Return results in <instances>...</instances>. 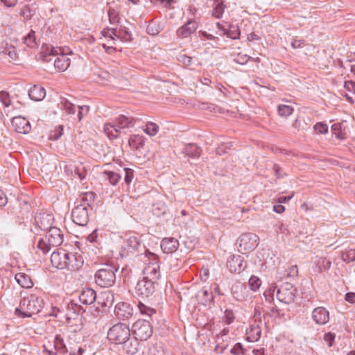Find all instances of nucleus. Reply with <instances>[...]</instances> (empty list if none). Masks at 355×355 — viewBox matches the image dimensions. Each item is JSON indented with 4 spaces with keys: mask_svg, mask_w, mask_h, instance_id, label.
<instances>
[{
    "mask_svg": "<svg viewBox=\"0 0 355 355\" xmlns=\"http://www.w3.org/2000/svg\"><path fill=\"white\" fill-rule=\"evenodd\" d=\"M89 107L88 105L78 106V121H80L89 113Z\"/></svg>",
    "mask_w": 355,
    "mask_h": 355,
    "instance_id": "obj_54",
    "label": "nucleus"
},
{
    "mask_svg": "<svg viewBox=\"0 0 355 355\" xmlns=\"http://www.w3.org/2000/svg\"><path fill=\"white\" fill-rule=\"evenodd\" d=\"M233 297L239 301H245L249 296L247 286L241 282H236L232 287Z\"/></svg>",
    "mask_w": 355,
    "mask_h": 355,
    "instance_id": "obj_16",
    "label": "nucleus"
},
{
    "mask_svg": "<svg viewBox=\"0 0 355 355\" xmlns=\"http://www.w3.org/2000/svg\"><path fill=\"white\" fill-rule=\"evenodd\" d=\"M44 62H49L53 60L55 68L59 71H64L70 65L71 60L63 53L60 47H52L46 50L42 55Z\"/></svg>",
    "mask_w": 355,
    "mask_h": 355,
    "instance_id": "obj_3",
    "label": "nucleus"
},
{
    "mask_svg": "<svg viewBox=\"0 0 355 355\" xmlns=\"http://www.w3.org/2000/svg\"><path fill=\"white\" fill-rule=\"evenodd\" d=\"M227 266L231 272L239 273L244 270L245 265L240 255H231L227 259Z\"/></svg>",
    "mask_w": 355,
    "mask_h": 355,
    "instance_id": "obj_17",
    "label": "nucleus"
},
{
    "mask_svg": "<svg viewBox=\"0 0 355 355\" xmlns=\"http://www.w3.org/2000/svg\"><path fill=\"white\" fill-rule=\"evenodd\" d=\"M15 279L22 288H29L33 286L31 277L25 273L19 272L16 274Z\"/></svg>",
    "mask_w": 355,
    "mask_h": 355,
    "instance_id": "obj_31",
    "label": "nucleus"
},
{
    "mask_svg": "<svg viewBox=\"0 0 355 355\" xmlns=\"http://www.w3.org/2000/svg\"><path fill=\"white\" fill-rule=\"evenodd\" d=\"M109 33V38L112 39V40H115L116 39H119V31L118 29L115 28H112L110 29H108Z\"/></svg>",
    "mask_w": 355,
    "mask_h": 355,
    "instance_id": "obj_64",
    "label": "nucleus"
},
{
    "mask_svg": "<svg viewBox=\"0 0 355 355\" xmlns=\"http://www.w3.org/2000/svg\"><path fill=\"white\" fill-rule=\"evenodd\" d=\"M250 57L246 54H238L236 58H234V61L240 64H244L248 62Z\"/></svg>",
    "mask_w": 355,
    "mask_h": 355,
    "instance_id": "obj_60",
    "label": "nucleus"
},
{
    "mask_svg": "<svg viewBox=\"0 0 355 355\" xmlns=\"http://www.w3.org/2000/svg\"><path fill=\"white\" fill-rule=\"evenodd\" d=\"M118 268L110 264H103L95 273V282L101 288L112 286L116 282L115 272Z\"/></svg>",
    "mask_w": 355,
    "mask_h": 355,
    "instance_id": "obj_4",
    "label": "nucleus"
},
{
    "mask_svg": "<svg viewBox=\"0 0 355 355\" xmlns=\"http://www.w3.org/2000/svg\"><path fill=\"white\" fill-rule=\"evenodd\" d=\"M116 315L123 320L129 318L132 314V309L125 302L118 304L115 307Z\"/></svg>",
    "mask_w": 355,
    "mask_h": 355,
    "instance_id": "obj_25",
    "label": "nucleus"
},
{
    "mask_svg": "<svg viewBox=\"0 0 355 355\" xmlns=\"http://www.w3.org/2000/svg\"><path fill=\"white\" fill-rule=\"evenodd\" d=\"M141 241L138 236H130L125 241L120 250L121 257L133 256L139 252L141 248Z\"/></svg>",
    "mask_w": 355,
    "mask_h": 355,
    "instance_id": "obj_9",
    "label": "nucleus"
},
{
    "mask_svg": "<svg viewBox=\"0 0 355 355\" xmlns=\"http://www.w3.org/2000/svg\"><path fill=\"white\" fill-rule=\"evenodd\" d=\"M44 306L43 300L35 294L24 297L19 305L15 309L14 314L19 318H31L40 313Z\"/></svg>",
    "mask_w": 355,
    "mask_h": 355,
    "instance_id": "obj_1",
    "label": "nucleus"
},
{
    "mask_svg": "<svg viewBox=\"0 0 355 355\" xmlns=\"http://www.w3.org/2000/svg\"><path fill=\"white\" fill-rule=\"evenodd\" d=\"M54 350H48L49 355H55L60 354L65 355L67 352V347L64 343L63 338L60 335H56L54 339Z\"/></svg>",
    "mask_w": 355,
    "mask_h": 355,
    "instance_id": "obj_24",
    "label": "nucleus"
},
{
    "mask_svg": "<svg viewBox=\"0 0 355 355\" xmlns=\"http://www.w3.org/2000/svg\"><path fill=\"white\" fill-rule=\"evenodd\" d=\"M24 42L27 46L34 48L37 45L35 31L31 30L24 38Z\"/></svg>",
    "mask_w": 355,
    "mask_h": 355,
    "instance_id": "obj_40",
    "label": "nucleus"
},
{
    "mask_svg": "<svg viewBox=\"0 0 355 355\" xmlns=\"http://www.w3.org/2000/svg\"><path fill=\"white\" fill-rule=\"evenodd\" d=\"M59 107L67 115L74 114L76 112V106L69 101L64 98H61L60 102L58 104Z\"/></svg>",
    "mask_w": 355,
    "mask_h": 355,
    "instance_id": "obj_32",
    "label": "nucleus"
},
{
    "mask_svg": "<svg viewBox=\"0 0 355 355\" xmlns=\"http://www.w3.org/2000/svg\"><path fill=\"white\" fill-rule=\"evenodd\" d=\"M135 294L142 298H148L155 291L154 282L143 278L138 281L135 286Z\"/></svg>",
    "mask_w": 355,
    "mask_h": 355,
    "instance_id": "obj_10",
    "label": "nucleus"
},
{
    "mask_svg": "<svg viewBox=\"0 0 355 355\" xmlns=\"http://www.w3.org/2000/svg\"><path fill=\"white\" fill-rule=\"evenodd\" d=\"M184 153L191 158H198L201 155V149L196 144H188L184 148Z\"/></svg>",
    "mask_w": 355,
    "mask_h": 355,
    "instance_id": "obj_29",
    "label": "nucleus"
},
{
    "mask_svg": "<svg viewBox=\"0 0 355 355\" xmlns=\"http://www.w3.org/2000/svg\"><path fill=\"white\" fill-rule=\"evenodd\" d=\"M129 337H130V329L123 323L113 325L107 332L108 340L116 345H121Z\"/></svg>",
    "mask_w": 355,
    "mask_h": 355,
    "instance_id": "obj_6",
    "label": "nucleus"
},
{
    "mask_svg": "<svg viewBox=\"0 0 355 355\" xmlns=\"http://www.w3.org/2000/svg\"><path fill=\"white\" fill-rule=\"evenodd\" d=\"M160 247L164 253L171 254L178 250L179 241L173 237L164 238L161 241Z\"/></svg>",
    "mask_w": 355,
    "mask_h": 355,
    "instance_id": "obj_22",
    "label": "nucleus"
},
{
    "mask_svg": "<svg viewBox=\"0 0 355 355\" xmlns=\"http://www.w3.org/2000/svg\"><path fill=\"white\" fill-rule=\"evenodd\" d=\"M216 343H217V345H216V347L214 348V352L218 354H221L227 348L228 343L223 344V343L220 342V340H219L218 339H216Z\"/></svg>",
    "mask_w": 355,
    "mask_h": 355,
    "instance_id": "obj_58",
    "label": "nucleus"
},
{
    "mask_svg": "<svg viewBox=\"0 0 355 355\" xmlns=\"http://www.w3.org/2000/svg\"><path fill=\"white\" fill-rule=\"evenodd\" d=\"M102 175L103 179L112 186H116L121 179V175L119 173L111 171H103Z\"/></svg>",
    "mask_w": 355,
    "mask_h": 355,
    "instance_id": "obj_30",
    "label": "nucleus"
},
{
    "mask_svg": "<svg viewBox=\"0 0 355 355\" xmlns=\"http://www.w3.org/2000/svg\"><path fill=\"white\" fill-rule=\"evenodd\" d=\"M148 355H164V349L162 343L151 344L148 350Z\"/></svg>",
    "mask_w": 355,
    "mask_h": 355,
    "instance_id": "obj_34",
    "label": "nucleus"
},
{
    "mask_svg": "<svg viewBox=\"0 0 355 355\" xmlns=\"http://www.w3.org/2000/svg\"><path fill=\"white\" fill-rule=\"evenodd\" d=\"M197 28V22L193 19H189L177 30V36L181 38L188 37L196 31Z\"/></svg>",
    "mask_w": 355,
    "mask_h": 355,
    "instance_id": "obj_19",
    "label": "nucleus"
},
{
    "mask_svg": "<svg viewBox=\"0 0 355 355\" xmlns=\"http://www.w3.org/2000/svg\"><path fill=\"white\" fill-rule=\"evenodd\" d=\"M94 200V193L93 192H87L81 196V203L80 205H85L87 209L90 207L91 203Z\"/></svg>",
    "mask_w": 355,
    "mask_h": 355,
    "instance_id": "obj_41",
    "label": "nucleus"
},
{
    "mask_svg": "<svg viewBox=\"0 0 355 355\" xmlns=\"http://www.w3.org/2000/svg\"><path fill=\"white\" fill-rule=\"evenodd\" d=\"M312 318L317 324L324 325L329 320V313L324 307L319 306L313 309Z\"/></svg>",
    "mask_w": 355,
    "mask_h": 355,
    "instance_id": "obj_18",
    "label": "nucleus"
},
{
    "mask_svg": "<svg viewBox=\"0 0 355 355\" xmlns=\"http://www.w3.org/2000/svg\"><path fill=\"white\" fill-rule=\"evenodd\" d=\"M273 171H274L276 178L278 179L282 178L286 175V174L283 171L282 168L277 164H274Z\"/></svg>",
    "mask_w": 355,
    "mask_h": 355,
    "instance_id": "obj_63",
    "label": "nucleus"
},
{
    "mask_svg": "<svg viewBox=\"0 0 355 355\" xmlns=\"http://www.w3.org/2000/svg\"><path fill=\"white\" fill-rule=\"evenodd\" d=\"M67 259L66 268L70 270H78L83 263L82 257L77 253L68 252Z\"/></svg>",
    "mask_w": 355,
    "mask_h": 355,
    "instance_id": "obj_21",
    "label": "nucleus"
},
{
    "mask_svg": "<svg viewBox=\"0 0 355 355\" xmlns=\"http://www.w3.org/2000/svg\"><path fill=\"white\" fill-rule=\"evenodd\" d=\"M342 259L346 262L355 261V250H349L342 254Z\"/></svg>",
    "mask_w": 355,
    "mask_h": 355,
    "instance_id": "obj_51",
    "label": "nucleus"
},
{
    "mask_svg": "<svg viewBox=\"0 0 355 355\" xmlns=\"http://www.w3.org/2000/svg\"><path fill=\"white\" fill-rule=\"evenodd\" d=\"M125 172L124 181L126 184L129 185L134 178V171L129 168H124Z\"/></svg>",
    "mask_w": 355,
    "mask_h": 355,
    "instance_id": "obj_53",
    "label": "nucleus"
},
{
    "mask_svg": "<svg viewBox=\"0 0 355 355\" xmlns=\"http://www.w3.org/2000/svg\"><path fill=\"white\" fill-rule=\"evenodd\" d=\"M245 352L246 349L243 348L242 344L240 343H236L230 350V353L232 355H245Z\"/></svg>",
    "mask_w": 355,
    "mask_h": 355,
    "instance_id": "obj_47",
    "label": "nucleus"
},
{
    "mask_svg": "<svg viewBox=\"0 0 355 355\" xmlns=\"http://www.w3.org/2000/svg\"><path fill=\"white\" fill-rule=\"evenodd\" d=\"M48 241V239L45 236V238L40 239L37 242V249L40 250L43 254L49 252L51 248L53 247L51 243Z\"/></svg>",
    "mask_w": 355,
    "mask_h": 355,
    "instance_id": "obj_36",
    "label": "nucleus"
},
{
    "mask_svg": "<svg viewBox=\"0 0 355 355\" xmlns=\"http://www.w3.org/2000/svg\"><path fill=\"white\" fill-rule=\"evenodd\" d=\"M0 101L5 105V107H9L10 105V98L8 92L5 91L0 92Z\"/></svg>",
    "mask_w": 355,
    "mask_h": 355,
    "instance_id": "obj_55",
    "label": "nucleus"
},
{
    "mask_svg": "<svg viewBox=\"0 0 355 355\" xmlns=\"http://www.w3.org/2000/svg\"><path fill=\"white\" fill-rule=\"evenodd\" d=\"M146 257L148 263L143 269L144 278L151 281H156L160 277L158 256L153 252L146 250Z\"/></svg>",
    "mask_w": 355,
    "mask_h": 355,
    "instance_id": "obj_5",
    "label": "nucleus"
},
{
    "mask_svg": "<svg viewBox=\"0 0 355 355\" xmlns=\"http://www.w3.org/2000/svg\"><path fill=\"white\" fill-rule=\"evenodd\" d=\"M297 294V290L294 285L285 282L279 286L277 290V300L284 304H289L295 301Z\"/></svg>",
    "mask_w": 355,
    "mask_h": 355,
    "instance_id": "obj_7",
    "label": "nucleus"
},
{
    "mask_svg": "<svg viewBox=\"0 0 355 355\" xmlns=\"http://www.w3.org/2000/svg\"><path fill=\"white\" fill-rule=\"evenodd\" d=\"M135 122L136 119L134 117L121 114L116 117L112 123H106L104 125L103 130L110 139H116L120 135L121 130L132 128Z\"/></svg>",
    "mask_w": 355,
    "mask_h": 355,
    "instance_id": "obj_2",
    "label": "nucleus"
},
{
    "mask_svg": "<svg viewBox=\"0 0 355 355\" xmlns=\"http://www.w3.org/2000/svg\"><path fill=\"white\" fill-rule=\"evenodd\" d=\"M46 237L48 239V241L51 243L53 247L60 245L64 241L63 232L55 227H53L47 230Z\"/></svg>",
    "mask_w": 355,
    "mask_h": 355,
    "instance_id": "obj_15",
    "label": "nucleus"
},
{
    "mask_svg": "<svg viewBox=\"0 0 355 355\" xmlns=\"http://www.w3.org/2000/svg\"><path fill=\"white\" fill-rule=\"evenodd\" d=\"M53 218L51 214L46 213H39L35 216V227L42 231H47L52 228Z\"/></svg>",
    "mask_w": 355,
    "mask_h": 355,
    "instance_id": "obj_14",
    "label": "nucleus"
},
{
    "mask_svg": "<svg viewBox=\"0 0 355 355\" xmlns=\"http://www.w3.org/2000/svg\"><path fill=\"white\" fill-rule=\"evenodd\" d=\"M214 7L212 11V15L216 18H220L223 16L225 10V5L223 2L219 1L218 0H214Z\"/></svg>",
    "mask_w": 355,
    "mask_h": 355,
    "instance_id": "obj_35",
    "label": "nucleus"
},
{
    "mask_svg": "<svg viewBox=\"0 0 355 355\" xmlns=\"http://www.w3.org/2000/svg\"><path fill=\"white\" fill-rule=\"evenodd\" d=\"M344 88L349 92L355 95V82L345 81Z\"/></svg>",
    "mask_w": 355,
    "mask_h": 355,
    "instance_id": "obj_62",
    "label": "nucleus"
},
{
    "mask_svg": "<svg viewBox=\"0 0 355 355\" xmlns=\"http://www.w3.org/2000/svg\"><path fill=\"white\" fill-rule=\"evenodd\" d=\"M286 273L284 274L285 277H297L298 274V269L296 265L291 266L290 268H288V270H286Z\"/></svg>",
    "mask_w": 355,
    "mask_h": 355,
    "instance_id": "obj_57",
    "label": "nucleus"
},
{
    "mask_svg": "<svg viewBox=\"0 0 355 355\" xmlns=\"http://www.w3.org/2000/svg\"><path fill=\"white\" fill-rule=\"evenodd\" d=\"M71 218L74 223L85 226L89 221L88 209L85 205H77L71 211Z\"/></svg>",
    "mask_w": 355,
    "mask_h": 355,
    "instance_id": "obj_11",
    "label": "nucleus"
},
{
    "mask_svg": "<svg viewBox=\"0 0 355 355\" xmlns=\"http://www.w3.org/2000/svg\"><path fill=\"white\" fill-rule=\"evenodd\" d=\"M225 34H226L228 37H230L233 40H236L239 37L240 31L238 28H234L233 30H230L227 32H225Z\"/></svg>",
    "mask_w": 355,
    "mask_h": 355,
    "instance_id": "obj_61",
    "label": "nucleus"
},
{
    "mask_svg": "<svg viewBox=\"0 0 355 355\" xmlns=\"http://www.w3.org/2000/svg\"><path fill=\"white\" fill-rule=\"evenodd\" d=\"M246 334L248 335V340L250 342H255L260 338L261 329L259 324L254 323L251 324L250 328L247 329Z\"/></svg>",
    "mask_w": 355,
    "mask_h": 355,
    "instance_id": "obj_28",
    "label": "nucleus"
},
{
    "mask_svg": "<svg viewBox=\"0 0 355 355\" xmlns=\"http://www.w3.org/2000/svg\"><path fill=\"white\" fill-rule=\"evenodd\" d=\"M96 292L89 288L82 291L79 295V300L81 303L89 305L92 304L96 300Z\"/></svg>",
    "mask_w": 355,
    "mask_h": 355,
    "instance_id": "obj_26",
    "label": "nucleus"
},
{
    "mask_svg": "<svg viewBox=\"0 0 355 355\" xmlns=\"http://www.w3.org/2000/svg\"><path fill=\"white\" fill-rule=\"evenodd\" d=\"M129 143L133 147L138 148L144 144V138L139 135H133L129 139Z\"/></svg>",
    "mask_w": 355,
    "mask_h": 355,
    "instance_id": "obj_39",
    "label": "nucleus"
},
{
    "mask_svg": "<svg viewBox=\"0 0 355 355\" xmlns=\"http://www.w3.org/2000/svg\"><path fill=\"white\" fill-rule=\"evenodd\" d=\"M331 130L337 138L340 139H345V134L342 132L340 123H334L332 125Z\"/></svg>",
    "mask_w": 355,
    "mask_h": 355,
    "instance_id": "obj_49",
    "label": "nucleus"
},
{
    "mask_svg": "<svg viewBox=\"0 0 355 355\" xmlns=\"http://www.w3.org/2000/svg\"><path fill=\"white\" fill-rule=\"evenodd\" d=\"M20 14L25 20L31 19L33 16L32 10L29 8V6L24 7L21 9Z\"/></svg>",
    "mask_w": 355,
    "mask_h": 355,
    "instance_id": "obj_59",
    "label": "nucleus"
},
{
    "mask_svg": "<svg viewBox=\"0 0 355 355\" xmlns=\"http://www.w3.org/2000/svg\"><path fill=\"white\" fill-rule=\"evenodd\" d=\"M135 338L140 340H147L153 334V327L146 320H139L132 326L131 329Z\"/></svg>",
    "mask_w": 355,
    "mask_h": 355,
    "instance_id": "obj_8",
    "label": "nucleus"
},
{
    "mask_svg": "<svg viewBox=\"0 0 355 355\" xmlns=\"http://www.w3.org/2000/svg\"><path fill=\"white\" fill-rule=\"evenodd\" d=\"M137 306H138V309H139L140 313L142 315H146L149 318H151L154 314L156 313L155 309L144 304V303H142L141 302H139Z\"/></svg>",
    "mask_w": 355,
    "mask_h": 355,
    "instance_id": "obj_38",
    "label": "nucleus"
},
{
    "mask_svg": "<svg viewBox=\"0 0 355 355\" xmlns=\"http://www.w3.org/2000/svg\"><path fill=\"white\" fill-rule=\"evenodd\" d=\"M277 110H278V113L280 116H288L293 113V108L289 105H280L278 106Z\"/></svg>",
    "mask_w": 355,
    "mask_h": 355,
    "instance_id": "obj_44",
    "label": "nucleus"
},
{
    "mask_svg": "<svg viewBox=\"0 0 355 355\" xmlns=\"http://www.w3.org/2000/svg\"><path fill=\"white\" fill-rule=\"evenodd\" d=\"M119 39L122 42H128L131 40V34L125 28H121L119 29Z\"/></svg>",
    "mask_w": 355,
    "mask_h": 355,
    "instance_id": "obj_50",
    "label": "nucleus"
},
{
    "mask_svg": "<svg viewBox=\"0 0 355 355\" xmlns=\"http://www.w3.org/2000/svg\"><path fill=\"white\" fill-rule=\"evenodd\" d=\"M108 17L110 24H116L119 22L120 17L117 11L114 9H110L108 11Z\"/></svg>",
    "mask_w": 355,
    "mask_h": 355,
    "instance_id": "obj_48",
    "label": "nucleus"
},
{
    "mask_svg": "<svg viewBox=\"0 0 355 355\" xmlns=\"http://www.w3.org/2000/svg\"><path fill=\"white\" fill-rule=\"evenodd\" d=\"M15 130L19 133H28L31 129L29 121L22 116H15L12 120Z\"/></svg>",
    "mask_w": 355,
    "mask_h": 355,
    "instance_id": "obj_20",
    "label": "nucleus"
},
{
    "mask_svg": "<svg viewBox=\"0 0 355 355\" xmlns=\"http://www.w3.org/2000/svg\"><path fill=\"white\" fill-rule=\"evenodd\" d=\"M164 29V26L160 21L153 20L146 28L147 33L150 35H157Z\"/></svg>",
    "mask_w": 355,
    "mask_h": 355,
    "instance_id": "obj_33",
    "label": "nucleus"
},
{
    "mask_svg": "<svg viewBox=\"0 0 355 355\" xmlns=\"http://www.w3.org/2000/svg\"><path fill=\"white\" fill-rule=\"evenodd\" d=\"M63 134V126L58 125L51 132L49 139L53 141L58 140Z\"/></svg>",
    "mask_w": 355,
    "mask_h": 355,
    "instance_id": "obj_46",
    "label": "nucleus"
},
{
    "mask_svg": "<svg viewBox=\"0 0 355 355\" xmlns=\"http://www.w3.org/2000/svg\"><path fill=\"white\" fill-rule=\"evenodd\" d=\"M315 131L319 134H327L328 132V126L326 123L318 122L313 126Z\"/></svg>",
    "mask_w": 355,
    "mask_h": 355,
    "instance_id": "obj_52",
    "label": "nucleus"
},
{
    "mask_svg": "<svg viewBox=\"0 0 355 355\" xmlns=\"http://www.w3.org/2000/svg\"><path fill=\"white\" fill-rule=\"evenodd\" d=\"M276 286L275 284H272L270 287L264 292L263 295L265 297L266 301H268L269 303H271L274 300V293L276 290Z\"/></svg>",
    "mask_w": 355,
    "mask_h": 355,
    "instance_id": "obj_45",
    "label": "nucleus"
},
{
    "mask_svg": "<svg viewBox=\"0 0 355 355\" xmlns=\"http://www.w3.org/2000/svg\"><path fill=\"white\" fill-rule=\"evenodd\" d=\"M121 345H123V352L127 355H135L139 350V343L135 337L134 338L129 337Z\"/></svg>",
    "mask_w": 355,
    "mask_h": 355,
    "instance_id": "obj_23",
    "label": "nucleus"
},
{
    "mask_svg": "<svg viewBox=\"0 0 355 355\" xmlns=\"http://www.w3.org/2000/svg\"><path fill=\"white\" fill-rule=\"evenodd\" d=\"M259 236L254 233H245L239 238V246L244 250H252L258 245Z\"/></svg>",
    "mask_w": 355,
    "mask_h": 355,
    "instance_id": "obj_12",
    "label": "nucleus"
},
{
    "mask_svg": "<svg viewBox=\"0 0 355 355\" xmlns=\"http://www.w3.org/2000/svg\"><path fill=\"white\" fill-rule=\"evenodd\" d=\"M159 130V126L153 122H148L146 125L144 131L150 136H155Z\"/></svg>",
    "mask_w": 355,
    "mask_h": 355,
    "instance_id": "obj_42",
    "label": "nucleus"
},
{
    "mask_svg": "<svg viewBox=\"0 0 355 355\" xmlns=\"http://www.w3.org/2000/svg\"><path fill=\"white\" fill-rule=\"evenodd\" d=\"M316 266L318 267V272H322L328 270L331 265V263L329 260L324 257H319L317 259Z\"/></svg>",
    "mask_w": 355,
    "mask_h": 355,
    "instance_id": "obj_37",
    "label": "nucleus"
},
{
    "mask_svg": "<svg viewBox=\"0 0 355 355\" xmlns=\"http://www.w3.org/2000/svg\"><path fill=\"white\" fill-rule=\"evenodd\" d=\"M248 285L251 291L256 292L261 285V280L256 276H252L248 281Z\"/></svg>",
    "mask_w": 355,
    "mask_h": 355,
    "instance_id": "obj_43",
    "label": "nucleus"
},
{
    "mask_svg": "<svg viewBox=\"0 0 355 355\" xmlns=\"http://www.w3.org/2000/svg\"><path fill=\"white\" fill-rule=\"evenodd\" d=\"M68 251L63 248H58L51 256V262L53 267L58 269H65Z\"/></svg>",
    "mask_w": 355,
    "mask_h": 355,
    "instance_id": "obj_13",
    "label": "nucleus"
},
{
    "mask_svg": "<svg viewBox=\"0 0 355 355\" xmlns=\"http://www.w3.org/2000/svg\"><path fill=\"white\" fill-rule=\"evenodd\" d=\"M28 96L33 101H40L44 98L46 96V90L41 86L34 85L30 89Z\"/></svg>",
    "mask_w": 355,
    "mask_h": 355,
    "instance_id": "obj_27",
    "label": "nucleus"
},
{
    "mask_svg": "<svg viewBox=\"0 0 355 355\" xmlns=\"http://www.w3.org/2000/svg\"><path fill=\"white\" fill-rule=\"evenodd\" d=\"M235 316L234 313L232 310H225V315H224V322L227 324H230L234 320Z\"/></svg>",
    "mask_w": 355,
    "mask_h": 355,
    "instance_id": "obj_56",
    "label": "nucleus"
}]
</instances>
